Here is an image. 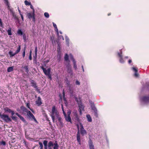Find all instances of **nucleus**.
Instances as JSON below:
<instances>
[{
	"label": "nucleus",
	"instance_id": "a878e982",
	"mask_svg": "<svg viewBox=\"0 0 149 149\" xmlns=\"http://www.w3.org/2000/svg\"><path fill=\"white\" fill-rule=\"evenodd\" d=\"M54 144H53V143L51 141H50L48 143V147L49 148H50L51 146H53Z\"/></svg>",
	"mask_w": 149,
	"mask_h": 149
},
{
	"label": "nucleus",
	"instance_id": "f257e3e1",
	"mask_svg": "<svg viewBox=\"0 0 149 149\" xmlns=\"http://www.w3.org/2000/svg\"><path fill=\"white\" fill-rule=\"evenodd\" d=\"M50 116L53 122H55V120L56 119H57L59 121H61V118L60 117L59 112L55 106H53L52 107Z\"/></svg>",
	"mask_w": 149,
	"mask_h": 149
},
{
	"label": "nucleus",
	"instance_id": "f03ea898",
	"mask_svg": "<svg viewBox=\"0 0 149 149\" xmlns=\"http://www.w3.org/2000/svg\"><path fill=\"white\" fill-rule=\"evenodd\" d=\"M78 131H80L81 133L84 135L86 134V131L84 130L83 127L81 123H79L77 125Z\"/></svg>",
	"mask_w": 149,
	"mask_h": 149
},
{
	"label": "nucleus",
	"instance_id": "338daca9",
	"mask_svg": "<svg viewBox=\"0 0 149 149\" xmlns=\"http://www.w3.org/2000/svg\"><path fill=\"white\" fill-rule=\"evenodd\" d=\"M59 37H60L62 38H63V40H64V38H63V36H62L61 35V36H59Z\"/></svg>",
	"mask_w": 149,
	"mask_h": 149
},
{
	"label": "nucleus",
	"instance_id": "7c9ffc66",
	"mask_svg": "<svg viewBox=\"0 0 149 149\" xmlns=\"http://www.w3.org/2000/svg\"><path fill=\"white\" fill-rule=\"evenodd\" d=\"M21 110L24 111H25L27 112V111H28L26 108L23 106H22L21 107Z\"/></svg>",
	"mask_w": 149,
	"mask_h": 149
},
{
	"label": "nucleus",
	"instance_id": "9b49d317",
	"mask_svg": "<svg viewBox=\"0 0 149 149\" xmlns=\"http://www.w3.org/2000/svg\"><path fill=\"white\" fill-rule=\"evenodd\" d=\"M132 70L134 72V74H139L138 73V70L137 68L135 67L132 68Z\"/></svg>",
	"mask_w": 149,
	"mask_h": 149
},
{
	"label": "nucleus",
	"instance_id": "774afa93",
	"mask_svg": "<svg viewBox=\"0 0 149 149\" xmlns=\"http://www.w3.org/2000/svg\"><path fill=\"white\" fill-rule=\"evenodd\" d=\"M44 146L45 149H47V145L46 146Z\"/></svg>",
	"mask_w": 149,
	"mask_h": 149
},
{
	"label": "nucleus",
	"instance_id": "393cba45",
	"mask_svg": "<svg viewBox=\"0 0 149 149\" xmlns=\"http://www.w3.org/2000/svg\"><path fill=\"white\" fill-rule=\"evenodd\" d=\"M70 58L71 60L73 62L75 61L74 59L73 58V56L71 54H70Z\"/></svg>",
	"mask_w": 149,
	"mask_h": 149
},
{
	"label": "nucleus",
	"instance_id": "6e6d98bb",
	"mask_svg": "<svg viewBox=\"0 0 149 149\" xmlns=\"http://www.w3.org/2000/svg\"><path fill=\"white\" fill-rule=\"evenodd\" d=\"M10 11L12 14H13V13H15L13 12V10L12 9H10Z\"/></svg>",
	"mask_w": 149,
	"mask_h": 149
},
{
	"label": "nucleus",
	"instance_id": "de8ad7c7",
	"mask_svg": "<svg viewBox=\"0 0 149 149\" xmlns=\"http://www.w3.org/2000/svg\"><path fill=\"white\" fill-rule=\"evenodd\" d=\"M73 113H74L75 116H77V111L76 110H74Z\"/></svg>",
	"mask_w": 149,
	"mask_h": 149
},
{
	"label": "nucleus",
	"instance_id": "0e129e2a",
	"mask_svg": "<svg viewBox=\"0 0 149 149\" xmlns=\"http://www.w3.org/2000/svg\"><path fill=\"white\" fill-rule=\"evenodd\" d=\"M16 114L19 117L20 116V115H19L18 113H16Z\"/></svg>",
	"mask_w": 149,
	"mask_h": 149
},
{
	"label": "nucleus",
	"instance_id": "a18cd8bd",
	"mask_svg": "<svg viewBox=\"0 0 149 149\" xmlns=\"http://www.w3.org/2000/svg\"><path fill=\"white\" fill-rule=\"evenodd\" d=\"M55 31H56L57 32V35L58 36H59V32H58V30L57 29V28H55Z\"/></svg>",
	"mask_w": 149,
	"mask_h": 149
},
{
	"label": "nucleus",
	"instance_id": "ddd939ff",
	"mask_svg": "<svg viewBox=\"0 0 149 149\" xmlns=\"http://www.w3.org/2000/svg\"><path fill=\"white\" fill-rule=\"evenodd\" d=\"M53 146H54V149H58L59 146L56 141L55 143H54Z\"/></svg>",
	"mask_w": 149,
	"mask_h": 149
},
{
	"label": "nucleus",
	"instance_id": "aec40b11",
	"mask_svg": "<svg viewBox=\"0 0 149 149\" xmlns=\"http://www.w3.org/2000/svg\"><path fill=\"white\" fill-rule=\"evenodd\" d=\"M86 116L87 118L88 121L89 122H91L92 121V119L90 116L89 115H87Z\"/></svg>",
	"mask_w": 149,
	"mask_h": 149
},
{
	"label": "nucleus",
	"instance_id": "09e8293b",
	"mask_svg": "<svg viewBox=\"0 0 149 149\" xmlns=\"http://www.w3.org/2000/svg\"><path fill=\"white\" fill-rule=\"evenodd\" d=\"M33 62L34 63L36 64L37 63V58H35L33 60Z\"/></svg>",
	"mask_w": 149,
	"mask_h": 149
},
{
	"label": "nucleus",
	"instance_id": "8fccbe9b",
	"mask_svg": "<svg viewBox=\"0 0 149 149\" xmlns=\"http://www.w3.org/2000/svg\"><path fill=\"white\" fill-rule=\"evenodd\" d=\"M76 83L77 85H80V82L78 80L76 81Z\"/></svg>",
	"mask_w": 149,
	"mask_h": 149
},
{
	"label": "nucleus",
	"instance_id": "69168bd1",
	"mask_svg": "<svg viewBox=\"0 0 149 149\" xmlns=\"http://www.w3.org/2000/svg\"><path fill=\"white\" fill-rule=\"evenodd\" d=\"M18 8V11L19 12V13L20 14V15H21V14H21V11L19 9V8Z\"/></svg>",
	"mask_w": 149,
	"mask_h": 149
},
{
	"label": "nucleus",
	"instance_id": "f704fd0d",
	"mask_svg": "<svg viewBox=\"0 0 149 149\" xmlns=\"http://www.w3.org/2000/svg\"><path fill=\"white\" fill-rule=\"evenodd\" d=\"M57 57L58 58V61H59L61 59V55L60 54H58L57 56Z\"/></svg>",
	"mask_w": 149,
	"mask_h": 149
},
{
	"label": "nucleus",
	"instance_id": "dca6fc26",
	"mask_svg": "<svg viewBox=\"0 0 149 149\" xmlns=\"http://www.w3.org/2000/svg\"><path fill=\"white\" fill-rule=\"evenodd\" d=\"M37 46L35 47V55L34 56V58H37Z\"/></svg>",
	"mask_w": 149,
	"mask_h": 149
},
{
	"label": "nucleus",
	"instance_id": "37998d69",
	"mask_svg": "<svg viewBox=\"0 0 149 149\" xmlns=\"http://www.w3.org/2000/svg\"><path fill=\"white\" fill-rule=\"evenodd\" d=\"M19 117L20 118V119L23 122H24L25 121L24 118L22 116H19Z\"/></svg>",
	"mask_w": 149,
	"mask_h": 149
},
{
	"label": "nucleus",
	"instance_id": "20e7f679",
	"mask_svg": "<svg viewBox=\"0 0 149 149\" xmlns=\"http://www.w3.org/2000/svg\"><path fill=\"white\" fill-rule=\"evenodd\" d=\"M0 117L6 122H8L11 121V118L7 115L4 114H0Z\"/></svg>",
	"mask_w": 149,
	"mask_h": 149
},
{
	"label": "nucleus",
	"instance_id": "a211bd4d",
	"mask_svg": "<svg viewBox=\"0 0 149 149\" xmlns=\"http://www.w3.org/2000/svg\"><path fill=\"white\" fill-rule=\"evenodd\" d=\"M22 67L24 69V70L26 72H28L29 71V70L28 66L25 65L24 66H22Z\"/></svg>",
	"mask_w": 149,
	"mask_h": 149
},
{
	"label": "nucleus",
	"instance_id": "79ce46f5",
	"mask_svg": "<svg viewBox=\"0 0 149 149\" xmlns=\"http://www.w3.org/2000/svg\"><path fill=\"white\" fill-rule=\"evenodd\" d=\"M71 110H68L67 112V115L68 116H70V115L71 114Z\"/></svg>",
	"mask_w": 149,
	"mask_h": 149
},
{
	"label": "nucleus",
	"instance_id": "5fc2aeb1",
	"mask_svg": "<svg viewBox=\"0 0 149 149\" xmlns=\"http://www.w3.org/2000/svg\"><path fill=\"white\" fill-rule=\"evenodd\" d=\"M11 118L13 120H16V117L15 116H12L11 117Z\"/></svg>",
	"mask_w": 149,
	"mask_h": 149
},
{
	"label": "nucleus",
	"instance_id": "052dcab7",
	"mask_svg": "<svg viewBox=\"0 0 149 149\" xmlns=\"http://www.w3.org/2000/svg\"><path fill=\"white\" fill-rule=\"evenodd\" d=\"M10 113H11V114L12 116H13V115L15 114V112L14 111H11V112Z\"/></svg>",
	"mask_w": 149,
	"mask_h": 149
},
{
	"label": "nucleus",
	"instance_id": "b1692460",
	"mask_svg": "<svg viewBox=\"0 0 149 149\" xmlns=\"http://www.w3.org/2000/svg\"><path fill=\"white\" fill-rule=\"evenodd\" d=\"M11 28L8 29L7 31V33L8 35H12V33L11 32Z\"/></svg>",
	"mask_w": 149,
	"mask_h": 149
},
{
	"label": "nucleus",
	"instance_id": "4d7b16f0",
	"mask_svg": "<svg viewBox=\"0 0 149 149\" xmlns=\"http://www.w3.org/2000/svg\"><path fill=\"white\" fill-rule=\"evenodd\" d=\"M20 15H21V18H22V20L23 21L24 20V17H23V15H22V14H21Z\"/></svg>",
	"mask_w": 149,
	"mask_h": 149
},
{
	"label": "nucleus",
	"instance_id": "bb28decb",
	"mask_svg": "<svg viewBox=\"0 0 149 149\" xmlns=\"http://www.w3.org/2000/svg\"><path fill=\"white\" fill-rule=\"evenodd\" d=\"M13 70V67H9L7 69V71L8 72H10L12 71Z\"/></svg>",
	"mask_w": 149,
	"mask_h": 149
},
{
	"label": "nucleus",
	"instance_id": "c9c22d12",
	"mask_svg": "<svg viewBox=\"0 0 149 149\" xmlns=\"http://www.w3.org/2000/svg\"><path fill=\"white\" fill-rule=\"evenodd\" d=\"M65 40L66 43L67 44L68 46L69 45V39L68 38H65Z\"/></svg>",
	"mask_w": 149,
	"mask_h": 149
},
{
	"label": "nucleus",
	"instance_id": "473e14b6",
	"mask_svg": "<svg viewBox=\"0 0 149 149\" xmlns=\"http://www.w3.org/2000/svg\"><path fill=\"white\" fill-rule=\"evenodd\" d=\"M17 33L20 35H23V33L21 30H19L17 31Z\"/></svg>",
	"mask_w": 149,
	"mask_h": 149
},
{
	"label": "nucleus",
	"instance_id": "e433bc0d",
	"mask_svg": "<svg viewBox=\"0 0 149 149\" xmlns=\"http://www.w3.org/2000/svg\"><path fill=\"white\" fill-rule=\"evenodd\" d=\"M30 104L29 103H27L26 104V106L33 112V110L31 109L30 107Z\"/></svg>",
	"mask_w": 149,
	"mask_h": 149
},
{
	"label": "nucleus",
	"instance_id": "412c9836",
	"mask_svg": "<svg viewBox=\"0 0 149 149\" xmlns=\"http://www.w3.org/2000/svg\"><path fill=\"white\" fill-rule=\"evenodd\" d=\"M26 47H24V48L23 49V52L22 53V56L23 58H24L25 56L26 53Z\"/></svg>",
	"mask_w": 149,
	"mask_h": 149
},
{
	"label": "nucleus",
	"instance_id": "3c124183",
	"mask_svg": "<svg viewBox=\"0 0 149 149\" xmlns=\"http://www.w3.org/2000/svg\"><path fill=\"white\" fill-rule=\"evenodd\" d=\"M53 26H54V28L57 29V27L56 24H55L54 23H53Z\"/></svg>",
	"mask_w": 149,
	"mask_h": 149
},
{
	"label": "nucleus",
	"instance_id": "f8f14e48",
	"mask_svg": "<svg viewBox=\"0 0 149 149\" xmlns=\"http://www.w3.org/2000/svg\"><path fill=\"white\" fill-rule=\"evenodd\" d=\"M67 72L68 73H70V74H72V70L71 68V67L70 65L68 66V67Z\"/></svg>",
	"mask_w": 149,
	"mask_h": 149
},
{
	"label": "nucleus",
	"instance_id": "39448f33",
	"mask_svg": "<svg viewBox=\"0 0 149 149\" xmlns=\"http://www.w3.org/2000/svg\"><path fill=\"white\" fill-rule=\"evenodd\" d=\"M122 52L121 50H120V52L118 53V57L120 58L119 61L121 63H123L124 61L123 58Z\"/></svg>",
	"mask_w": 149,
	"mask_h": 149
},
{
	"label": "nucleus",
	"instance_id": "4468645a",
	"mask_svg": "<svg viewBox=\"0 0 149 149\" xmlns=\"http://www.w3.org/2000/svg\"><path fill=\"white\" fill-rule=\"evenodd\" d=\"M21 45H19L18 47H17V50L15 52L16 54H17L20 52L21 50Z\"/></svg>",
	"mask_w": 149,
	"mask_h": 149
},
{
	"label": "nucleus",
	"instance_id": "2f4dec72",
	"mask_svg": "<svg viewBox=\"0 0 149 149\" xmlns=\"http://www.w3.org/2000/svg\"><path fill=\"white\" fill-rule=\"evenodd\" d=\"M45 16L47 18H48L49 17V13L47 12H45L44 13Z\"/></svg>",
	"mask_w": 149,
	"mask_h": 149
},
{
	"label": "nucleus",
	"instance_id": "c756f323",
	"mask_svg": "<svg viewBox=\"0 0 149 149\" xmlns=\"http://www.w3.org/2000/svg\"><path fill=\"white\" fill-rule=\"evenodd\" d=\"M42 68L45 74H47V71L46 69L43 67H42Z\"/></svg>",
	"mask_w": 149,
	"mask_h": 149
},
{
	"label": "nucleus",
	"instance_id": "ea45409f",
	"mask_svg": "<svg viewBox=\"0 0 149 149\" xmlns=\"http://www.w3.org/2000/svg\"><path fill=\"white\" fill-rule=\"evenodd\" d=\"M39 144L40 147V149H42L43 146L42 143L41 142H39Z\"/></svg>",
	"mask_w": 149,
	"mask_h": 149
},
{
	"label": "nucleus",
	"instance_id": "9d476101",
	"mask_svg": "<svg viewBox=\"0 0 149 149\" xmlns=\"http://www.w3.org/2000/svg\"><path fill=\"white\" fill-rule=\"evenodd\" d=\"M77 140L78 142L80 145H81V140H80V133L79 132H78L77 134Z\"/></svg>",
	"mask_w": 149,
	"mask_h": 149
},
{
	"label": "nucleus",
	"instance_id": "4be33fe9",
	"mask_svg": "<svg viewBox=\"0 0 149 149\" xmlns=\"http://www.w3.org/2000/svg\"><path fill=\"white\" fill-rule=\"evenodd\" d=\"M64 59L66 61H68L69 60L68 56V54H65L64 56Z\"/></svg>",
	"mask_w": 149,
	"mask_h": 149
},
{
	"label": "nucleus",
	"instance_id": "4c0bfd02",
	"mask_svg": "<svg viewBox=\"0 0 149 149\" xmlns=\"http://www.w3.org/2000/svg\"><path fill=\"white\" fill-rule=\"evenodd\" d=\"M13 16L14 17L15 19H17V17L15 13H13L12 14Z\"/></svg>",
	"mask_w": 149,
	"mask_h": 149
},
{
	"label": "nucleus",
	"instance_id": "7ed1b4c3",
	"mask_svg": "<svg viewBox=\"0 0 149 149\" xmlns=\"http://www.w3.org/2000/svg\"><path fill=\"white\" fill-rule=\"evenodd\" d=\"M26 15L29 19H32V20L34 22H35V12H34V11L32 12V13H27Z\"/></svg>",
	"mask_w": 149,
	"mask_h": 149
},
{
	"label": "nucleus",
	"instance_id": "1a4fd4ad",
	"mask_svg": "<svg viewBox=\"0 0 149 149\" xmlns=\"http://www.w3.org/2000/svg\"><path fill=\"white\" fill-rule=\"evenodd\" d=\"M79 111L81 115L82 114L81 111L83 110L84 109V107L83 105L81 104L79 105Z\"/></svg>",
	"mask_w": 149,
	"mask_h": 149
},
{
	"label": "nucleus",
	"instance_id": "bf43d9fd",
	"mask_svg": "<svg viewBox=\"0 0 149 149\" xmlns=\"http://www.w3.org/2000/svg\"><path fill=\"white\" fill-rule=\"evenodd\" d=\"M54 39V36H52L51 37V40L53 42V39Z\"/></svg>",
	"mask_w": 149,
	"mask_h": 149
},
{
	"label": "nucleus",
	"instance_id": "e2e57ef3",
	"mask_svg": "<svg viewBox=\"0 0 149 149\" xmlns=\"http://www.w3.org/2000/svg\"><path fill=\"white\" fill-rule=\"evenodd\" d=\"M132 62V61L131 59H130L129 61H128V63H129V64H130Z\"/></svg>",
	"mask_w": 149,
	"mask_h": 149
},
{
	"label": "nucleus",
	"instance_id": "6ab92c4d",
	"mask_svg": "<svg viewBox=\"0 0 149 149\" xmlns=\"http://www.w3.org/2000/svg\"><path fill=\"white\" fill-rule=\"evenodd\" d=\"M89 145L90 149H94V146L91 141L89 142Z\"/></svg>",
	"mask_w": 149,
	"mask_h": 149
},
{
	"label": "nucleus",
	"instance_id": "864d4df0",
	"mask_svg": "<svg viewBox=\"0 0 149 149\" xmlns=\"http://www.w3.org/2000/svg\"><path fill=\"white\" fill-rule=\"evenodd\" d=\"M1 144H2L3 145H5V144H6V143L5 141H2L1 142Z\"/></svg>",
	"mask_w": 149,
	"mask_h": 149
},
{
	"label": "nucleus",
	"instance_id": "cd10ccee",
	"mask_svg": "<svg viewBox=\"0 0 149 149\" xmlns=\"http://www.w3.org/2000/svg\"><path fill=\"white\" fill-rule=\"evenodd\" d=\"M31 83L32 84V86H34V87H35L36 86V84L33 80H31Z\"/></svg>",
	"mask_w": 149,
	"mask_h": 149
},
{
	"label": "nucleus",
	"instance_id": "49530a36",
	"mask_svg": "<svg viewBox=\"0 0 149 149\" xmlns=\"http://www.w3.org/2000/svg\"><path fill=\"white\" fill-rule=\"evenodd\" d=\"M29 6H30V8L32 9L33 10V11L32 12H33V11H34V12H35V10L34 9V8H33V6L32 5V4H31V5H30Z\"/></svg>",
	"mask_w": 149,
	"mask_h": 149
},
{
	"label": "nucleus",
	"instance_id": "13d9d810",
	"mask_svg": "<svg viewBox=\"0 0 149 149\" xmlns=\"http://www.w3.org/2000/svg\"><path fill=\"white\" fill-rule=\"evenodd\" d=\"M29 59L30 60H32V55H29Z\"/></svg>",
	"mask_w": 149,
	"mask_h": 149
},
{
	"label": "nucleus",
	"instance_id": "680f3d73",
	"mask_svg": "<svg viewBox=\"0 0 149 149\" xmlns=\"http://www.w3.org/2000/svg\"><path fill=\"white\" fill-rule=\"evenodd\" d=\"M48 75V77L49 78L50 80H51L52 78L51 77V75Z\"/></svg>",
	"mask_w": 149,
	"mask_h": 149
},
{
	"label": "nucleus",
	"instance_id": "c85d7f7f",
	"mask_svg": "<svg viewBox=\"0 0 149 149\" xmlns=\"http://www.w3.org/2000/svg\"><path fill=\"white\" fill-rule=\"evenodd\" d=\"M4 110L5 111V112H8L9 113H10L11 112V110L10 109H8V108H6L4 109Z\"/></svg>",
	"mask_w": 149,
	"mask_h": 149
},
{
	"label": "nucleus",
	"instance_id": "f3484780",
	"mask_svg": "<svg viewBox=\"0 0 149 149\" xmlns=\"http://www.w3.org/2000/svg\"><path fill=\"white\" fill-rule=\"evenodd\" d=\"M9 54L10 55V57H13L15 55L17 54L15 52L13 53L12 51H9Z\"/></svg>",
	"mask_w": 149,
	"mask_h": 149
},
{
	"label": "nucleus",
	"instance_id": "603ef678",
	"mask_svg": "<svg viewBox=\"0 0 149 149\" xmlns=\"http://www.w3.org/2000/svg\"><path fill=\"white\" fill-rule=\"evenodd\" d=\"M62 111H63V114H65V113L64 110L63 108L62 105Z\"/></svg>",
	"mask_w": 149,
	"mask_h": 149
},
{
	"label": "nucleus",
	"instance_id": "6e6552de",
	"mask_svg": "<svg viewBox=\"0 0 149 149\" xmlns=\"http://www.w3.org/2000/svg\"><path fill=\"white\" fill-rule=\"evenodd\" d=\"M36 103L38 106H40L42 104V103L40 97H38V99L36 101Z\"/></svg>",
	"mask_w": 149,
	"mask_h": 149
},
{
	"label": "nucleus",
	"instance_id": "0eeeda50",
	"mask_svg": "<svg viewBox=\"0 0 149 149\" xmlns=\"http://www.w3.org/2000/svg\"><path fill=\"white\" fill-rule=\"evenodd\" d=\"M65 116V120L68 122H70V123H72V120L70 116H67L66 113L64 114Z\"/></svg>",
	"mask_w": 149,
	"mask_h": 149
},
{
	"label": "nucleus",
	"instance_id": "5701e85b",
	"mask_svg": "<svg viewBox=\"0 0 149 149\" xmlns=\"http://www.w3.org/2000/svg\"><path fill=\"white\" fill-rule=\"evenodd\" d=\"M24 3L26 6H29L31 5V3L30 2H29L27 0L24 1Z\"/></svg>",
	"mask_w": 149,
	"mask_h": 149
},
{
	"label": "nucleus",
	"instance_id": "c03bdc74",
	"mask_svg": "<svg viewBox=\"0 0 149 149\" xmlns=\"http://www.w3.org/2000/svg\"><path fill=\"white\" fill-rule=\"evenodd\" d=\"M47 141L46 140H45L43 141V144L44 146H46L47 145Z\"/></svg>",
	"mask_w": 149,
	"mask_h": 149
},
{
	"label": "nucleus",
	"instance_id": "423d86ee",
	"mask_svg": "<svg viewBox=\"0 0 149 149\" xmlns=\"http://www.w3.org/2000/svg\"><path fill=\"white\" fill-rule=\"evenodd\" d=\"M27 115L30 118H32L36 122H37V121L33 115L31 113L30 111H27Z\"/></svg>",
	"mask_w": 149,
	"mask_h": 149
},
{
	"label": "nucleus",
	"instance_id": "58836bf2",
	"mask_svg": "<svg viewBox=\"0 0 149 149\" xmlns=\"http://www.w3.org/2000/svg\"><path fill=\"white\" fill-rule=\"evenodd\" d=\"M47 74H50V73L51 71V69L50 68H48L47 70Z\"/></svg>",
	"mask_w": 149,
	"mask_h": 149
},
{
	"label": "nucleus",
	"instance_id": "2eb2a0df",
	"mask_svg": "<svg viewBox=\"0 0 149 149\" xmlns=\"http://www.w3.org/2000/svg\"><path fill=\"white\" fill-rule=\"evenodd\" d=\"M142 100L144 102H149V98L147 97H144L142 99Z\"/></svg>",
	"mask_w": 149,
	"mask_h": 149
},
{
	"label": "nucleus",
	"instance_id": "72a5a7b5",
	"mask_svg": "<svg viewBox=\"0 0 149 149\" xmlns=\"http://www.w3.org/2000/svg\"><path fill=\"white\" fill-rule=\"evenodd\" d=\"M73 65H74V68L75 70H76V69L77 68V66L76 64V62L75 61L73 62Z\"/></svg>",
	"mask_w": 149,
	"mask_h": 149
},
{
	"label": "nucleus",
	"instance_id": "a19ab883",
	"mask_svg": "<svg viewBox=\"0 0 149 149\" xmlns=\"http://www.w3.org/2000/svg\"><path fill=\"white\" fill-rule=\"evenodd\" d=\"M4 2L5 3L7 6H8L9 5V2L8 0H4Z\"/></svg>",
	"mask_w": 149,
	"mask_h": 149
}]
</instances>
